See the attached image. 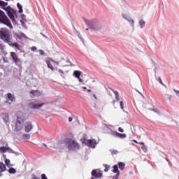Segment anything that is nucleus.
<instances>
[{"instance_id":"nucleus-1","label":"nucleus","mask_w":179,"mask_h":179,"mask_svg":"<svg viewBox=\"0 0 179 179\" xmlns=\"http://www.w3.org/2000/svg\"><path fill=\"white\" fill-rule=\"evenodd\" d=\"M0 6H8V2L0 0ZM0 22L6 24V26H8L10 29H13V26L12 23H10L9 18H8V16H6L5 13L1 10H0Z\"/></svg>"},{"instance_id":"nucleus-2","label":"nucleus","mask_w":179,"mask_h":179,"mask_svg":"<svg viewBox=\"0 0 179 179\" xmlns=\"http://www.w3.org/2000/svg\"><path fill=\"white\" fill-rule=\"evenodd\" d=\"M84 21L85 22L86 24L88 26L89 29L93 30L94 31H100L101 29H103V26H101V23L96 20H92L90 21L86 20L84 18Z\"/></svg>"},{"instance_id":"nucleus-3","label":"nucleus","mask_w":179,"mask_h":179,"mask_svg":"<svg viewBox=\"0 0 179 179\" xmlns=\"http://www.w3.org/2000/svg\"><path fill=\"white\" fill-rule=\"evenodd\" d=\"M0 38L3 40L4 43L10 44L12 41V36H10V32L6 28L0 29Z\"/></svg>"},{"instance_id":"nucleus-4","label":"nucleus","mask_w":179,"mask_h":179,"mask_svg":"<svg viewBox=\"0 0 179 179\" xmlns=\"http://www.w3.org/2000/svg\"><path fill=\"white\" fill-rule=\"evenodd\" d=\"M66 148L69 150H78L79 149V143L71 138H66L65 141Z\"/></svg>"},{"instance_id":"nucleus-5","label":"nucleus","mask_w":179,"mask_h":179,"mask_svg":"<svg viewBox=\"0 0 179 179\" xmlns=\"http://www.w3.org/2000/svg\"><path fill=\"white\" fill-rule=\"evenodd\" d=\"M46 64L48 65V68L50 69L52 72L55 71V69H57V68H54L53 65H57V66H59V62L55 61L52 58H48L46 59Z\"/></svg>"},{"instance_id":"nucleus-6","label":"nucleus","mask_w":179,"mask_h":179,"mask_svg":"<svg viewBox=\"0 0 179 179\" xmlns=\"http://www.w3.org/2000/svg\"><path fill=\"white\" fill-rule=\"evenodd\" d=\"M122 16L123 19H124V20L128 22V23H129V24H130L131 27H132L133 29L135 28V20H134V18H132V17H131V15H129V14L123 13L122 14Z\"/></svg>"},{"instance_id":"nucleus-7","label":"nucleus","mask_w":179,"mask_h":179,"mask_svg":"<svg viewBox=\"0 0 179 179\" xmlns=\"http://www.w3.org/2000/svg\"><path fill=\"white\" fill-rule=\"evenodd\" d=\"M1 9L7 12V15H8L10 19L13 22H15V14L13 13V10L12 9V8H10V7L5 8V6H1Z\"/></svg>"},{"instance_id":"nucleus-8","label":"nucleus","mask_w":179,"mask_h":179,"mask_svg":"<svg viewBox=\"0 0 179 179\" xmlns=\"http://www.w3.org/2000/svg\"><path fill=\"white\" fill-rule=\"evenodd\" d=\"M96 143L97 141L94 139L88 140L85 138L83 141V143H84V145H86V146H90V148H92V149H94V148H96Z\"/></svg>"},{"instance_id":"nucleus-9","label":"nucleus","mask_w":179,"mask_h":179,"mask_svg":"<svg viewBox=\"0 0 179 179\" xmlns=\"http://www.w3.org/2000/svg\"><path fill=\"white\" fill-rule=\"evenodd\" d=\"M45 103H38L37 101L31 102L29 103V108H31L33 110L41 108V107H43V106H45Z\"/></svg>"},{"instance_id":"nucleus-10","label":"nucleus","mask_w":179,"mask_h":179,"mask_svg":"<svg viewBox=\"0 0 179 179\" xmlns=\"http://www.w3.org/2000/svg\"><path fill=\"white\" fill-rule=\"evenodd\" d=\"M145 64L148 68H155L156 67V62L152 59V57H148L145 62Z\"/></svg>"},{"instance_id":"nucleus-11","label":"nucleus","mask_w":179,"mask_h":179,"mask_svg":"<svg viewBox=\"0 0 179 179\" xmlns=\"http://www.w3.org/2000/svg\"><path fill=\"white\" fill-rule=\"evenodd\" d=\"M101 177H103V173L97 172L96 169L92 170L91 179H99L101 178Z\"/></svg>"},{"instance_id":"nucleus-12","label":"nucleus","mask_w":179,"mask_h":179,"mask_svg":"<svg viewBox=\"0 0 179 179\" xmlns=\"http://www.w3.org/2000/svg\"><path fill=\"white\" fill-rule=\"evenodd\" d=\"M111 136H115L116 138H119L120 139H125V138H127V134L118 133L117 131H113L111 132Z\"/></svg>"},{"instance_id":"nucleus-13","label":"nucleus","mask_w":179,"mask_h":179,"mask_svg":"<svg viewBox=\"0 0 179 179\" xmlns=\"http://www.w3.org/2000/svg\"><path fill=\"white\" fill-rule=\"evenodd\" d=\"M31 129H33V123L31 122H27L24 124L25 132H31Z\"/></svg>"},{"instance_id":"nucleus-14","label":"nucleus","mask_w":179,"mask_h":179,"mask_svg":"<svg viewBox=\"0 0 179 179\" xmlns=\"http://www.w3.org/2000/svg\"><path fill=\"white\" fill-rule=\"evenodd\" d=\"M10 57L15 64H19V62H20V59L17 58V55H16L15 52H11Z\"/></svg>"},{"instance_id":"nucleus-15","label":"nucleus","mask_w":179,"mask_h":179,"mask_svg":"<svg viewBox=\"0 0 179 179\" xmlns=\"http://www.w3.org/2000/svg\"><path fill=\"white\" fill-rule=\"evenodd\" d=\"M26 121V117H24L23 115H19L17 117V122H19L20 124H24Z\"/></svg>"},{"instance_id":"nucleus-16","label":"nucleus","mask_w":179,"mask_h":179,"mask_svg":"<svg viewBox=\"0 0 179 179\" xmlns=\"http://www.w3.org/2000/svg\"><path fill=\"white\" fill-rule=\"evenodd\" d=\"M23 128V124L20 123L19 122H16L15 129L17 132H19L20 131H22V129Z\"/></svg>"},{"instance_id":"nucleus-17","label":"nucleus","mask_w":179,"mask_h":179,"mask_svg":"<svg viewBox=\"0 0 179 179\" xmlns=\"http://www.w3.org/2000/svg\"><path fill=\"white\" fill-rule=\"evenodd\" d=\"M113 173H116L115 176H114L113 177H120V170H118V165H114L113 166Z\"/></svg>"},{"instance_id":"nucleus-18","label":"nucleus","mask_w":179,"mask_h":179,"mask_svg":"<svg viewBox=\"0 0 179 179\" xmlns=\"http://www.w3.org/2000/svg\"><path fill=\"white\" fill-rule=\"evenodd\" d=\"M31 94H33L34 97H38V96H41L43 94V92L38 91V90H32L30 92Z\"/></svg>"},{"instance_id":"nucleus-19","label":"nucleus","mask_w":179,"mask_h":179,"mask_svg":"<svg viewBox=\"0 0 179 179\" xmlns=\"http://www.w3.org/2000/svg\"><path fill=\"white\" fill-rule=\"evenodd\" d=\"M15 36L17 38H20V40H25L26 38V35L22 32L15 33Z\"/></svg>"},{"instance_id":"nucleus-20","label":"nucleus","mask_w":179,"mask_h":179,"mask_svg":"<svg viewBox=\"0 0 179 179\" xmlns=\"http://www.w3.org/2000/svg\"><path fill=\"white\" fill-rule=\"evenodd\" d=\"M82 75V72L78 71V70H76L74 71L73 73V76L76 78V79H79V78H80V76Z\"/></svg>"},{"instance_id":"nucleus-21","label":"nucleus","mask_w":179,"mask_h":179,"mask_svg":"<svg viewBox=\"0 0 179 179\" xmlns=\"http://www.w3.org/2000/svg\"><path fill=\"white\" fill-rule=\"evenodd\" d=\"M138 26L140 27L141 29H143L145 26H146V22L143 20H138Z\"/></svg>"},{"instance_id":"nucleus-22","label":"nucleus","mask_w":179,"mask_h":179,"mask_svg":"<svg viewBox=\"0 0 179 179\" xmlns=\"http://www.w3.org/2000/svg\"><path fill=\"white\" fill-rule=\"evenodd\" d=\"M9 150H12V149H10V148H9V147H1L0 148V152H1V153H5Z\"/></svg>"},{"instance_id":"nucleus-23","label":"nucleus","mask_w":179,"mask_h":179,"mask_svg":"<svg viewBox=\"0 0 179 179\" xmlns=\"http://www.w3.org/2000/svg\"><path fill=\"white\" fill-rule=\"evenodd\" d=\"M8 45H9L10 47H15V48H17V50H19V43H12V41H10V43H8Z\"/></svg>"},{"instance_id":"nucleus-24","label":"nucleus","mask_w":179,"mask_h":179,"mask_svg":"<svg viewBox=\"0 0 179 179\" xmlns=\"http://www.w3.org/2000/svg\"><path fill=\"white\" fill-rule=\"evenodd\" d=\"M6 170V166L4 165L3 163L0 162V173H3Z\"/></svg>"},{"instance_id":"nucleus-25","label":"nucleus","mask_w":179,"mask_h":179,"mask_svg":"<svg viewBox=\"0 0 179 179\" xmlns=\"http://www.w3.org/2000/svg\"><path fill=\"white\" fill-rule=\"evenodd\" d=\"M8 96V100H10V101H13L15 100V96L13 94H12L11 93H8L7 94Z\"/></svg>"},{"instance_id":"nucleus-26","label":"nucleus","mask_w":179,"mask_h":179,"mask_svg":"<svg viewBox=\"0 0 179 179\" xmlns=\"http://www.w3.org/2000/svg\"><path fill=\"white\" fill-rule=\"evenodd\" d=\"M118 166L120 170H124L125 169V164L124 162H119L118 163Z\"/></svg>"},{"instance_id":"nucleus-27","label":"nucleus","mask_w":179,"mask_h":179,"mask_svg":"<svg viewBox=\"0 0 179 179\" xmlns=\"http://www.w3.org/2000/svg\"><path fill=\"white\" fill-rule=\"evenodd\" d=\"M122 10H124V12H127L128 10V6L127 4H120Z\"/></svg>"},{"instance_id":"nucleus-28","label":"nucleus","mask_w":179,"mask_h":179,"mask_svg":"<svg viewBox=\"0 0 179 179\" xmlns=\"http://www.w3.org/2000/svg\"><path fill=\"white\" fill-rule=\"evenodd\" d=\"M3 120L4 122H6V124L9 122V115L8 114H5L3 117Z\"/></svg>"},{"instance_id":"nucleus-29","label":"nucleus","mask_w":179,"mask_h":179,"mask_svg":"<svg viewBox=\"0 0 179 179\" xmlns=\"http://www.w3.org/2000/svg\"><path fill=\"white\" fill-rule=\"evenodd\" d=\"M17 8L19 9V11H18L19 13H23V6H21V4L19 3H17Z\"/></svg>"},{"instance_id":"nucleus-30","label":"nucleus","mask_w":179,"mask_h":179,"mask_svg":"<svg viewBox=\"0 0 179 179\" xmlns=\"http://www.w3.org/2000/svg\"><path fill=\"white\" fill-rule=\"evenodd\" d=\"M149 110L150 111H153L154 113H156L157 114H160V111H159V109H157V108H156L155 107L150 108H149Z\"/></svg>"},{"instance_id":"nucleus-31","label":"nucleus","mask_w":179,"mask_h":179,"mask_svg":"<svg viewBox=\"0 0 179 179\" xmlns=\"http://www.w3.org/2000/svg\"><path fill=\"white\" fill-rule=\"evenodd\" d=\"M165 97L169 101H171V99H173V96L169 94H165Z\"/></svg>"},{"instance_id":"nucleus-32","label":"nucleus","mask_w":179,"mask_h":179,"mask_svg":"<svg viewBox=\"0 0 179 179\" xmlns=\"http://www.w3.org/2000/svg\"><path fill=\"white\" fill-rule=\"evenodd\" d=\"M22 139H24L25 141H29V139H30V134H23Z\"/></svg>"},{"instance_id":"nucleus-33","label":"nucleus","mask_w":179,"mask_h":179,"mask_svg":"<svg viewBox=\"0 0 179 179\" xmlns=\"http://www.w3.org/2000/svg\"><path fill=\"white\" fill-rule=\"evenodd\" d=\"M8 173H10V174H15V173H16V169L14 168H10L8 170Z\"/></svg>"},{"instance_id":"nucleus-34","label":"nucleus","mask_w":179,"mask_h":179,"mask_svg":"<svg viewBox=\"0 0 179 179\" xmlns=\"http://www.w3.org/2000/svg\"><path fill=\"white\" fill-rule=\"evenodd\" d=\"M158 81L161 85H162V86L165 87V89H167V85L163 83V81L162 80V78H160V77L158 78Z\"/></svg>"},{"instance_id":"nucleus-35","label":"nucleus","mask_w":179,"mask_h":179,"mask_svg":"<svg viewBox=\"0 0 179 179\" xmlns=\"http://www.w3.org/2000/svg\"><path fill=\"white\" fill-rule=\"evenodd\" d=\"M111 155H117L118 153V150H110Z\"/></svg>"},{"instance_id":"nucleus-36","label":"nucleus","mask_w":179,"mask_h":179,"mask_svg":"<svg viewBox=\"0 0 179 179\" xmlns=\"http://www.w3.org/2000/svg\"><path fill=\"white\" fill-rule=\"evenodd\" d=\"M104 167H105L104 171H105V173H107V171H108V170H110V166L105 165Z\"/></svg>"},{"instance_id":"nucleus-37","label":"nucleus","mask_w":179,"mask_h":179,"mask_svg":"<svg viewBox=\"0 0 179 179\" xmlns=\"http://www.w3.org/2000/svg\"><path fill=\"white\" fill-rule=\"evenodd\" d=\"M141 149L143 152H145V153H146V152L148 151V148L145 146V145L141 147Z\"/></svg>"},{"instance_id":"nucleus-38","label":"nucleus","mask_w":179,"mask_h":179,"mask_svg":"<svg viewBox=\"0 0 179 179\" xmlns=\"http://www.w3.org/2000/svg\"><path fill=\"white\" fill-rule=\"evenodd\" d=\"M10 163V160L8 159H5V164H6V166H9Z\"/></svg>"},{"instance_id":"nucleus-39","label":"nucleus","mask_w":179,"mask_h":179,"mask_svg":"<svg viewBox=\"0 0 179 179\" xmlns=\"http://www.w3.org/2000/svg\"><path fill=\"white\" fill-rule=\"evenodd\" d=\"M120 108L122 110H124V102L122 101V100L120 101Z\"/></svg>"},{"instance_id":"nucleus-40","label":"nucleus","mask_w":179,"mask_h":179,"mask_svg":"<svg viewBox=\"0 0 179 179\" xmlns=\"http://www.w3.org/2000/svg\"><path fill=\"white\" fill-rule=\"evenodd\" d=\"M41 179H48V178H47V176H45V174L43 173L41 175Z\"/></svg>"},{"instance_id":"nucleus-41","label":"nucleus","mask_w":179,"mask_h":179,"mask_svg":"<svg viewBox=\"0 0 179 179\" xmlns=\"http://www.w3.org/2000/svg\"><path fill=\"white\" fill-rule=\"evenodd\" d=\"M59 72L61 73V76H62L64 78V71L59 69Z\"/></svg>"},{"instance_id":"nucleus-42","label":"nucleus","mask_w":179,"mask_h":179,"mask_svg":"<svg viewBox=\"0 0 179 179\" xmlns=\"http://www.w3.org/2000/svg\"><path fill=\"white\" fill-rule=\"evenodd\" d=\"M113 93H114L115 97H118V96H119L118 92H117V91H113Z\"/></svg>"},{"instance_id":"nucleus-43","label":"nucleus","mask_w":179,"mask_h":179,"mask_svg":"<svg viewBox=\"0 0 179 179\" xmlns=\"http://www.w3.org/2000/svg\"><path fill=\"white\" fill-rule=\"evenodd\" d=\"M118 131H119V132H121L122 134L124 132V129L119 127Z\"/></svg>"},{"instance_id":"nucleus-44","label":"nucleus","mask_w":179,"mask_h":179,"mask_svg":"<svg viewBox=\"0 0 179 179\" xmlns=\"http://www.w3.org/2000/svg\"><path fill=\"white\" fill-rule=\"evenodd\" d=\"M31 51H36L37 50V48L36 46H33L31 48Z\"/></svg>"},{"instance_id":"nucleus-45","label":"nucleus","mask_w":179,"mask_h":179,"mask_svg":"<svg viewBox=\"0 0 179 179\" xmlns=\"http://www.w3.org/2000/svg\"><path fill=\"white\" fill-rule=\"evenodd\" d=\"M39 54L41 55H44V51H43L42 50H39Z\"/></svg>"},{"instance_id":"nucleus-46","label":"nucleus","mask_w":179,"mask_h":179,"mask_svg":"<svg viewBox=\"0 0 179 179\" xmlns=\"http://www.w3.org/2000/svg\"><path fill=\"white\" fill-rule=\"evenodd\" d=\"M115 99L117 101H120V100H121V98H120V95H117V96H115Z\"/></svg>"},{"instance_id":"nucleus-47","label":"nucleus","mask_w":179,"mask_h":179,"mask_svg":"<svg viewBox=\"0 0 179 179\" xmlns=\"http://www.w3.org/2000/svg\"><path fill=\"white\" fill-rule=\"evenodd\" d=\"M78 81L80 83H82V82H83V80H82V78H80V77H79V78H78Z\"/></svg>"},{"instance_id":"nucleus-48","label":"nucleus","mask_w":179,"mask_h":179,"mask_svg":"<svg viewBox=\"0 0 179 179\" xmlns=\"http://www.w3.org/2000/svg\"><path fill=\"white\" fill-rule=\"evenodd\" d=\"M93 97L95 99V100L98 99L97 96H96V94H93Z\"/></svg>"},{"instance_id":"nucleus-49","label":"nucleus","mask_w":179,"mask_h":179,"mask_svg":"<svg viewBox=\"0 0 179 179\" xmlns=\"http://www.w3.org/2000/svg\"><path fill=\"white\" fill-rule=\"evenodd\" d=\"M72 120H73V118L71 117H69V122H72Z\"/></svg>"},{"instance_id":"nucleus-50","label":"nucleus","mask_w":179,"mask_h":179,"mask_svg":"<svg viewBox=\"0 0 179 179\" xmlns=\"http://www.w3.org/2000/svg\"><path fill=\"white\" fill-rule=\"evenodd\" d=\"M118 178H120V177H118V176H113L112 179H118Z\"/></svg>"},{"instance_id":"nucleus-51","label":"nucleus","mask_w":179,"mask_h":179,"mask_svg":"<svg viewBox=\"0 0 179 179\" xmlns=\"http://www.w3.org/2000/svg\"><path fill=\"white\" fill-rule=\"evenodd\" d=\"M138 145H143H143H145V143H143V142H140V143H138Z\"/></svg>"},{"instance_id":"nucleus-52","label":"nucleus","mask_w":179,"mask_h":179,"mask_svg":"<svg viewBox=\"0 0 179 179\" xmlns=\"http://www.w3.org/2000/svg\"><path fill=\"white\" fill-rule=\"evenodd\" d=\"M133 142H134V143H139L136 140H133Z\"/></svg>"},{"instance_id":"nucleus-53","label":"nucleus","mask_w":179,"mask_h":179,"mask_svg":"<svg viewBox=\"0 0 179 179\" xmlns=\"http://www.w3.org/2000/svg\"><path fill=\"white\" fill-rule=\"evenodd\" d=\"M82 89H84V90H86V89H87V87H83Z\"/></svg>"},{"instance_id":"nucleus-54","label":"nucleus","mask_w":179,"mask_h":179,"mask_svg":"<svg viewBox=\"0 0 179 179\" xmlns=\"http://www.w3.org/2000/svg\"><path fill=\"white\" fill-rule=\"evenodd\" d=\"M165 159L166 160V162H170V160L169 159H167V158H165Z\"/></svg>"},{"instance_id":"nucleus-55","label":"nucleus","mask_w":179,"mask_h":179,"mask_svg":"<svg viewBox=\"0 0 179 179\" xmlns=\"http://www.w3.org/2000/svg\"><path fill=\"white\" fill-rule=\"evenodd\" d=\"M43 146H45V148H47V144H43Z\"/></svg>"},{"instance_id":"nucleus-56","label":"nucleus","mask_w":179,"mask_h":179,"mask_svg":"<svg viewBox=\"0 0 179 179\" xmlns=\"http://www.w3.org/2000/svg\"><path fill=\"white\" fill-rule=\"evenodd\" d=\"M87 92H88V93H90V92H92V90H87Z\"/></svg>"},{"instance_id":"nucleus-57","label":"nucleus","mask_w":179,"mask_h":179,"mask_svg":"<svg viewBox=\"0 0 179 179\" xmlns=\"http://www.w3.org/2000/svg\"><path fill=\"white\" fill-rule=\"evenodd\" d=\"M137 92H138V93H139L140 94H141V96H143V95L142 94V93L139 92V91H137Z\"/></svg>"},{"instance_id":"nucleus-58","label":"nucleus","mask_w":179,"mask_h":179,"mask_svg":"<svg viewBox=\"0 0 179 179\" xmlns=\"http://www.w3.org/2000/svg\"><path fill=\"white\" fill-rule=\"evenodd\" d=\"M3 157H4V159H6V155H3Z\"/></svg>"},{"instance_id":"nucleus-59","label":"nucleus","mask_w":179,"mask_h":179,"mask_svg":"<svg viewBox=\"0 0 179 179\" xmlns=\"http://www.w3.org/2000/svg\"><path fill=\"white\" fill-rule=\"evenodd\" d=\"M0 177H2V173H0Z\"/></svg>"},{"instance_id":"nucleus-60","label":"nucleus","mask_w":179,"mask_h":179,"mask_svg":"<svg viewBox=\"0 0 179 179\" xmlns=\"http://www.w3.org/2000/svg\"><path fill=\"white\" fill-rule=\"evenodd\" d=\"M21 23H23V22L22 20H20Z\"/></svg>"},{"instance_id":"nucleus-61","label":"nucleus","mask_w":179,"mask_h":179,"mask_svg":"<svg viewBox=\"0 0 179 179\" xmlns=\"http://www.w3.org/2000/svg\"><path fill=\"white\" fill-rule=\"evenodd\" d=\"M86 30L87 31V30H89V29H88V28H87V29H86Z\"/></svg>"},{"instance_id":"nucleus-62","label":"nucleus","mask_w":179,"mask_h":179,"mask_svg":"<svg viewBox=\"0 0 179 179\" xmlns=\"http://www.w3.org/2000/svg\"><path fill=\"white\" fill-rule=\"evenodd\" d=\"M154 71L156 72V69H154Z\"/></svg>"},{"instance_id":"nucleus-63","label":"nucleus","mask_w":179,"mask_h":179,"mask_svg":"<svg viewBox=\"0 0 179 179\" xmlns=\"http://www.w3.org/2000/svg\"><path fill=\"white\" fill-rule=\"evenodd\" d=\"M6 1H9V0H6Z\"/></svg>"}]
</instances>
